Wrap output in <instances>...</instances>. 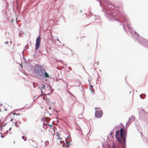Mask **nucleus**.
<instances>
[{
    "label": "nucleus",
    "mask_w": 148,
    "mask_h": 148,
    "mask_svg": "<svg viewBox=\"0 0 148 148\" xmlns=\"http://www.w3.org/2000/svg\"><path fill=\"white\" fill-rule=\"evenodd\" d=\"M60 142L63 147L65 146V143L64 141H60Z\"/></svg>",
    "instance_id": "nucleus-7"
},
{
    "label": "nucleus",
    "mask_w": 148,
    "mask_h": 148,
    "mask_svg": "<svg viewBox=\"0 0 148 148\" xmlns=\"http://www.w3.org/2000/svg\"><path fill=\"white\" fill-rule=\"evenodd\" d=\"M124 130L122 128H121L120 130V136L121 138L125 142V136H123V133Z\"/></svg>",
    "instance_id": "nucleus-5"
},
{
    "label": "nucleus",
    "mask_w": 148,
    "mask_h": 148,
    "mask_svg": "<svg viewBox=\"0 0 148 148\" xmlns=\"http://www.w3.org/2000/svg\"><path fill=\"white\" fill-rule=\"evenodd\" d=\"M15 125L17 127H18V125L16 124H16H15Z\"/></svg>",
    "instance_id": "nucleus-13"
},
{
    "label": "nucleus",
    "mask_w": 148,
    "mask_h": 148,
    "mask_svg": "<svg viewBox=\"0 0 148 148\" xmlns=\"http://www.w3.org/2000/svg\"><path fill=\"white\" fill-rule=\"evenodd\" d=\"M2 104L1 103V102L0 101V106H1Z\"/></svg>",
    "instance_id": "nucleus-12"
},
{
    "label": "nucleus",
    "mask_w": 148,
    "mask_h": 148,
    "mask_svg": "<svg viewBox=\"0 0 148 148\" xmlns=\"http://www.w3.org/2000/svg\"><path fill=\"white\" fill-rule=\"evenodd\" d=\"M4 110H5V111H6L7 110L6 109H5Z\"/></svg>",
    "instance_id": "nucleus-19"
},
{
    "label": "nucleus",
    "mask_w": 148,
    "mask_h": 148,
    "mask_svg": "<svg viewBox=\"0 0 148 148\" xmlns=\"http://www.w3.org/2000/svg\"><path fill=\"white\" fill-rule=\"evenodd\" d=\"M18 115H20V114H18ZM16 115H17V114Z\"/></svg>",
    "instance_id": "nucleus-26"
},
{
    "label": "nucleus",
    "mask_w": 148,
    "mask_h": 148,
    "mask_svg": "<svg viewBox=\"0 0 148 148\" xmlns=\"http://www.w3.org/2000/svg\"><path fill=\"white\" fill-rule=\"evenodd\" d=\"M34 73L37 76H40L43 74L42 70L41 68L38 67H36L34 68Z\"/></svg>",
    "instance_id": "nucleus-2"
},
{
    "label": "nucleus",
    "mask_w": 148,
    "mask_h": 148,
    "mask_svg": "<svg viewBox=\"0 0 148 148\" xmlns=\"http://www.w3.org/2000/svg\"><path fill=\"white\" fill-rule=\"evenodd\" d=\"M32 84H33V86H34V84H33V83Z\"/></svg>",
    "instance_id": "nucleus-22"
},
{
    "label": "nucleus",
    "mask_w": 148,
    "mask_h": 148,
    "mask_svg": "<svg viewBox=\"0 0 148 148\" xmlns=\"http://www.w3.org/2000/svg\"><path fill=\"white\" fill-rule=\"evenodd\" d=\"M41 92H42V94L43 91L42 90H41Z\"/></svg>",
    "instance_id": "nucleus-16"
},
{
    "label": "nucleus",
    "mask_w": 148,
    "mask_h": 148,
    "mask_svg": "<svg viewBox=\"0 0 148 148\" xmlns=\"http://www.w3.org/2000/svg\"><path fill=\"white\" fill-rule=\"evenodd\" d=\"M96 110L95 112V116L96 118H100L102 116L103 112L100 108H95Z\"/></svg>",
    "instance_id": "nucleus-1"
},
{
    "label": "nucleus",
    "mask_w": 148,
    "mask_h": 148,
    "mask_svg": "<svg viewBox=\"0 0 148 148\" xmlns=\"http://www.w3.org/2000/svg\"><path fill=\"white\" fill-rule=\"evenodd\" d=\"M15 114H16V113H14V114H14V115H15Z\"/></svg>",
    "instance_id": "nucleus-20"
},
{
    "label": "nucleus",
    "mask_w": 148,
    "mask_h": 148,
    "mask_svg": "<svg viewBox=\"0 0 148 148\" xmlns=\"http://www.w3.org/2000/svg\"><path fill=\"white\" fill-rule=\"evenodd\" d=\"M40 38L39 36L37 37L36 39V50H37L40 46Z\"/></svg>",
    "instance_id": "nucleus-3"
},
{
    "label": "nucleus",
    "mask_w": 148,
    "mask_h": 148,
    "mask_svg": "<svg viewBox=\"0 0 148 148\" xmlns=\"http://www.w3.org/2000/svg\"><path fill=\"white\" fill-rule=\"evenodd\" d=\"M120 133L119 131H116V138L119 142H122L121 140L119 137Z\"/></svg>",
    "instance_id": "nucleus-4"
},
{
    "label": "nucleus",
    "mask_w": 148,
    "mask_h": 148,
    "mask_svg": "<svg viewBox=\"0 0 148 148\" xmlns=\"http://www.w3.org/2000/svg\"><path fill=\"white\" fill-rule=\"evenodd\" d=\"M11 21L12 22H13V20H12Z\"/></svg>",
    "instance_id": "nucleus-21"
},
{
    "label": "nucleus",
    "mask_w": 148,
    "mask_h": 148,
    "mask_svg": "<svg viewBox=\"0 0 148 148\" xmlns=\"http://www.w3.org/2000/svg\"><path fill=\"white\" fill-rule=\"evenodd\" d=\"M57 68L58 69H58V67H57Z\"/></svg>",
    "instance_id": "nucleus-25"
},
{
    "label": "nucleus",
    "mask_w": 148,
    "mask_h": 148,
    "mask_svg": "<svg viewBox=\"0 0 148 148\" xmlns=\"http://www.w3.org/2000/svg\"><path fill=\"white\" fill-rule=\"evenodd\" d=\"M13 120V119H11V120H10V121H12Z\"/></svg>",
    "instance_id": "nucleus-17"
},
{
    "label": "nucleus",
    "mask_w": 148,
    "mask_h": 148,
    "mask_svg": "<svg viewBox=\"0 0 148 148\" xmlns=\"http://www.w3.org/2000/svg\"><path fill=\"white\" fill-rule=\"evenodd\" d=\"M93 87L92 86L90 85V87Z\"/></svg>",
    "instance_id": "nucleus-14"
},
{
    "label": "nucleus",
    "mask_w": 148,
    "mask_h": 148,
    "mask_svg": "<svg viewBox=\"0 0 148 148\" xmlns=\"http://www.w3.org/2000/svg\"><path fill=\"white\" fill-rule=\"evenodd\" d=\"M127 134V132L125 131L124 132V136H125Z\"/></svg>",
    "instance_id": "nucleus-11"
},
{
    "label": "nucleus",
    "mask_w": 148,
    "mask_h": 148,
    "mask_svg": "<svg viewBox=\"0 0 148 148\" xmlns=\"http://www.w3.org/2000/svg\"><path fill=\"white\" fill-rule=\"evenodd\" d=\"M31 140V141H32V142H34V141L33 140H32V141H31V140Z\"/></svg>",
    "instance_id": "nucleus-27"
},
{
    "label": "nucleus",
    "mask_w": 148,
    "mask_h": 148,
    "mask_svg": "<svg viewBox=\"0 0 148 148\" xmlns=\"http://www.w3.org/2000/svg\"><path fill=\"white\" fill-rule=\"evenodd\" d=\"M30 140V139H29V141Z\"/></svg>",
    "instance_id": "nucleus-28"
},
{
    "label": "nucleus",
    "mask_w": 148,
    "mask_h": 148,
    "mask_svg": "<svg viewBox=\"0 0 148 148\" xmlns=\"http://www.w3.org/2000/svg\"><path fill=\"white\" fill-rule=\"evenodd\" d=\"M45 85H43L42 87H41V88L40 87H39V88L42 90V89H44L45 88Z\"/></svg>",
    "instance_id": "nucleus-10"
},
{
    "label": "nucleus",
    "mask_w": 148,
    "mask_h": 148,
    "mask_svg": "<svg viewBox=\"0 0 148 148\" xmlns=\"http://www.w3.org/2000/svg\"><path fill=\"white\" fill-rule=\"evenodd\" d=\"M112 148H115L114 146H113Z\"/></svg>",
    "instance_id": "nucleus-15"
},
{
    "label": "nucleus",
    "mask_w": 148,
    "mask_h": 148,
    "mask_svg": "<svg viewBox=\"0 0 148 148\" xmlns=\"http://www.w3.org/2000/svg\"><path fill=\"white\" fill-rule=\"evenodd\" d=\"M91 90V92H92V90Z\"/></svg>",
    "instance_id": "nucleus-23"
},
{
    "label": "nucleus",
    "mask_w": 148,
    "mask_h": 148,
    "mask_svg": "<svg viewBox=\"0 0 148 148\" xmlns=\"http://www.w3.org/2000/svg\"><path fill=\"white\" fill-rule=\"evenodd\" d=\"M8 43V42H5V43Z\"/></svg>",
    "instance_id": "nucleus-24"
},
{
    "label": "nucleus",
    "mask_w": 148,
    "mask_h": 148,
    "mask_svg": "<svg viewBox=\"0 0 148 148\" xmlns=\"http://www.w3.org/2000/svg\"><path fill=\"white\" fill-rule=\"evenodd\" d=\"M65 142L66 143V144H65V146L67 147H69L70 145V144L69 141H67L66 139Z\"/></svg>",
    "instance_id": "nucleus-6"
},
{
    "label": "nucleus",
    "mask_w": 148,
    "mask_h": 148,
    "mask_svg": "<svg viewBox=\"0 0 148 148\" xmlns=\"http://www.w3.org/2000/svg\"><path fill=\"white\" fill-rule=\"evenodd\" d=\"M49 126H51V127H52V125H49Z\"/></svg>",
    "instance_id": "nucleus-18"
},
{
    "label": "nucleus",
    "mask_w": 148,
    "mask_h": 148,
    "mask_svg": "<svg viewBox=\"0 0 148 148\" xmlns=\"http://www.w3.org/2000/svg\"><path fill=\"white\" fill-rule=\"evenodd\" d=\"M22 138L25 141H26L27 140V138L25 136H23L22 137Z\"/></svg>",
    "instance_id": "nucleus-9"
},
{
    "label": "nucleus",
    "mask_w": 148,
    "mask_h": 148,
    "mask_svg": "<svg viewBox=\"0 0 148 148\" xmlns=\"http://www.w3.org/2000/svg\"><path fill=\"white\" fill-rule=\"evenodd\" d=\"M45 77H49V75L48 74V73L45 72Z\"/></svg>",
    "instance_id": "nucleus-8"
}]
</instances>
